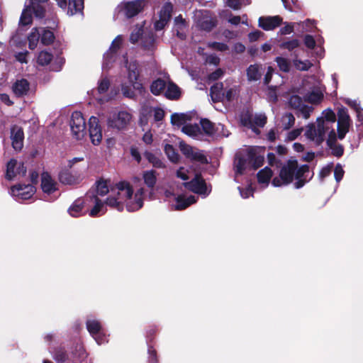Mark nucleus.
I'll list each match as a JSON object with an SVG mask.
<instances>
[{
	"label": "nucleus",
	"mask_w": 363,
	"mask_h": 363,
	"mask_svg": "<svg viewBox=\"0 0 363 363\" xmlns=\"http://www.w3.org/2000/svg\"><path fill=\"white\" fill-rule=\"evenodd\" d=\"M182 131L189 136L195 137L201 133V128L198 124H187L184 125Z\"/></svg>",
	"instance_id": "39"
},
{
	"label": "nucleus",
	"mask_w": 363,
	"mask_h": 363,
	"mask_svg": "<svg viewBox=\"0 0 363 363\" xmlns=\"http://www.w3.org/2000/svg\"><path fill=\"white\" fill-rule=\"evenodd\" d=\"M155 43V37L152 33L143 35L141 38V46L145 50H150Z\"/></svg>",
	"instance_id": "46"
},
{
	"label": "nucleus",
	"mask_w": 363,
	"mask_h": 363,
	"mask_svg": "<svg viewBox=\"0 0 363 363\" xmlns=\"http://www.w3.org/2000/svg\"><path fill=\"white\" fill-rule=\"evenodd\" d=\"M187 201L188 200H186V199L184 196H179L176 199L177 204L175 206V209L178 211H182L189 207V203H187Z\"/></svg>",
	"instance_id": "60"
},
{
	"label": "nucleus",
	"mask_w": 363,
	"mask_h": 363,
	"mask_svg": "<svg viewBox=\"0 0 363 363\" xmlns=\"http://www.w3.org/2000/svg\"><path fill=\"white\" fill-rule=\"evenodd\" d=\"M164 96L168 99L177 100L181 96L180 88L173 82H169L167 86Z\"/></svg>",
	"instance_id": "22"
},
{
	"label": "nucleus",
	"mask_w": 363,
	"mask_h": 363,
	"mask_svg": "<svg viewBox=\"0 0 363 363\" xmlns=\"http://www.w3.org/2000/svg\"><path fill=\"white\" fill-rule=\"evenodd\" d=\"M333 168V163L330 162L325 167H323L319 172V178L320 180H323L325 177H328Z\"/></svg>",
	"instance_id": "63"
},
{
	"label": "nucleus",
	"mask_w": 363,
	"mask_h": 363,
	"mask_svg": "<svg viewBox=\"0 0 363 363\" xmlns=\"http://www.w3.org/2000/svg\"><path fill=\"white\" fill-rule=\"evenodd\" d=\"M309 171L310 167L308 164H302L300 167L298 166L294 175V179L296 180L294 183V187L296 189H301L313 178V172L311 177L307 178V174Z\"/></svg>",
	"instance_id": "11"
},
{
	"label": "nucleus",
	"mask_w": 363,
	"mask_h": 363,
	"mask_svg": "<svg viewBox=\"0 0 363 363\" xmlns=\"http://www.w3.org/2000/svg\"><path fill=\"white\" fill-rule=\"evenodd\" d=\"M298 167V161L294 157H291L281 167L279 177H274L272 184L274 186L289 185L293 182L296 169Z\"/></svg>",
	"instance_id": "2"
},
{
	"label": "nucleus",
	"mask_w": 363,
	"mask_h": 363,
	"mask_svg": "<svg viewBox=\"0 0 363 363\" xmlns=\"http://www.w3.org/2000/svg\"><path fill=\"white\" fill-rule=\"evenodd\" d=\"M49 0H30L34 16L43 19L45 16V8L43 4L47 3Z\"/></svg>",
	"instance_id": "20"
},
{
	"label": "nucleus",
	"mask_w": 363,
	"mask_h": 363,
	"mask_svg": "<svg viewBox=\"0 0 363 363\" xmlns=\"http://www.w3.org/2000/svg\"><path fill=\"white\" fill-rule=\"evenodd\" d=\"M179 149L185 157L193 162H199L201 164H207L208 163L203 150L194 147L183 141L179 143Z\"/></svg>",
	"instance_id": "3"
},
{
	"label": "nucleus",
	"mask_w": 363,
	"mask_h": 363,
	"mask_svg": "<svg viewBox=\"0 0 363 363\" xmlns=\"http://www.w3.org/2000/svg\"><path fill=\"white\" fill-rule=\"evenodd\" d=\"M84 9V0H69L67 14L73 16L77 13H82Z\"/></svg>",
	"instance_id": "25"
},
{
	"label": "nucleus",
	"mask_w": 363,
	"mask_h": 363,
	"mask_svg": "<svg viewBox=\"0 0 363 363\" xmlns=\"http://www.w3.org/2000/svg\"><path fill=\"white\" fill-rule=\"evenodd\" d=\"M201 128L204 133L207 135H213L216 130L215 129V125L211 121L207 118H202L200 121Z\"/></svg>",
	"instance_id": "37"
},
{
	"label": "nucleus",
	"mask_w": 363,
	"mask_h": 363,
	"mask_svg": "<svg viewBox=\"0 0 363 363\" xmlns=\"http://www.w3.org/2000/svg\"><path fill=\"white\" fill-rule=\"evenodd\" d=\"M96 184V189H91L89 191H94L96 196L99 194L102 196L108 193L109 190L106 181L101 179L97 181Z\"/></svg>",
	"instance_id": "43"
},
{
	"label": "nucleus",
	"mask_w": 363,
	"mask_h": 363,
	"mask_svg": "<svg viewBox=\"0 0 363 363\" xmlns=\"http://www.w3.org/2000/svg\"><path fill=\"white\" fill-rule=\"evenodd\" d=\"M17 164V160L15 159H11L6 164V172L5 177L7 180H12L16 175L15 172V168Z\"/></svg>",
	"instance_id": "42"
},
{
	"label": "nucleus",
	"mask_w": 363,
	"mask_h": 363,
	"mask_svg": "<svg viewBox=\"0 0 363 363\" xmlns=\"http://www.w3.org/2000/svg\"><path fill=\"white\" fill-rule=\"evenodd\" d=\"M173 12V5L170 2L165 3L160 13H159V17L167 22L170 21L172 18V14Z\"/></svg>",
	"instance_id": "34"
},
{
	"label": "nucleus",
	"mask_w": 363,
	"mask_h": 363,
	"mask_svg": "<svg viewBox=\"0 0 363 363\" xmlns=\"http://www.w3.org/2000/svg\"><path fill=\"white\" fill-rule=\"evenodd\" d=\"M305 135L307 138L316 143V128L314 124H311L308 126V128L305 133Z\"/></svg>",
	"instance_id": "62"
},
{
	"label": "nucleus",
	"mask_w": 363,
	"mask_h": 363,
	"mask_svg": "<svg viewBox=\"0 0 363 363\" xmlns=\"http://www.w3.org/2000/svg\"><path fill=\"white\" fill-rule=\"evenodd\" d=\"M53 58L52 53L47 51H41L38 56L37 62L41 66H45L50 63Z\"/></svg>",
	"instance_id": "45"
},
{
	"label": "nucleus",
	"mask_w": 363,
	"mask_h": 363,
	"mask_svg": "<svg viewBox=\"0 0 363 363\" xmlns=\"http://www.w3.org/2000/svg\"><path fill=\"white\" fill-rule=\"evenodd\" d=\"M164 151L168 159L173 163H177L179 161V155L172 145L166 144Z\"/></svg>",
	"instance_id": "36"
},
{
	"label": "nucleus",
	"mask_w": 363,
	"mask_h": 363,
	"mask_svg": "<svg viewBox=\"0 0 363 363\" xmlns=\"http://www.w3.org/2000/svg\"><path fill=\"white\" fill-rule=\"evenodd\" d=\"M249 166L247 154L243 152H238L235 154L234 160V169L237 175H242Z\"/></svg>",
	"instance_id": "15"
},
{
	"label": "nucleus",
	"mask_w": 363,
	"mask_h": 363,
	"mask_svg": "<svg viewBox=\"0 0 363 363\" xmlns=\"http://www.w3.org/2000/svg\"><path fill=\"white\" fill-rule=\"evenodd\" d=\"M316 128V145H320L325 139V134L326 130L328 129V126L325 125V121L323 118L317 119V127Z\"/></svg>",
	"instance_id": "24"
},
{
	"label": "nucleus",
	"mask_w": 363,
	"mask_h": 363,
	"mask_svg": "<svg viewBox=\"0 0 363 363\" xmlns=\"http://www.w3.org/2000/svg\"><path fill=\"white\" fill-rule=\"evenodd\" d=\"M60 182L63 184L72 185L77 182V177L73 175L68 169H62L58 175Z\"/></svg>",
	"instance_id": "21"
},
{
	"label": "nucleus",
	"mask_w": 363,
	"mask_h": 363,
	"mask_svg": "<svg viewBox=\"0 0 363 363\" xmlns=\"http://www.w3.org/2000/svg\"><path fill=\"white\" fill-rule=\"evenodd\" d=\"M323 98V94L319 91H312L306 95V101L311 104H318Z\"/></svg>",
	"instance_id": "47"
},
{
	"label": "nucleus",
	"mask_w": 363,
	"mask_h": 363,
	"mask_svg": "<svg viewBox=\"0 0 363 363\" xmlns=\"http://www.w3.org/2000/svg\"><path fill=\"white\" fill-rule=\"evenodd\" d=\"M357 117L360 124H357V130L359 133L360 136H363V108H360V110L357 112Z\"/></svg>",
	"instance_id": "64"
},
{
	"label": "nucleus",
	"mask_w": 363,
	"mask_h": 363,
	"mask_svg": "<svg viewBox=\"0 0 363 363\" xmlns=\"http://www.w3.org/2000/svg\"><path fill=\"white\" fill-rule=\"evenodd\" d=\"M331 150V155L336 157H341L344 154V147L341 144H334L328 147Z\"/></svg>",
	"instance_id": "54"
},
{
	"label": "nucleus",
	"mask_w": 363,
	"mask_h": 363,
	"mask_svg": "<svg viewBox=\"0 0 363 363\" xmlns=\"http://www.w3.org/2000/svg\"><path fill=\"white\" fill-rule=\"evenodd\" d=\"M11 139L13 148L20 151L23 147L24 132L23 128L13 125L11 128Z\"/></svg>",
	"instance_id": "13"
},
{
	"label": "nucleus",
	"mask_w": 363,
	"mask_h": 363,
	"mask_svg": "<svg viewBox=\"0 0 363 363\" xmlns=\"http://www.w3.org/2000/svg\"><path fill=\"white\" fill-rule=\"evenodd\" d=\"M143 206V197H135V202L134 203H128L126 205V208L128 211L133 212L140 209Z\"/></svg>",
	"instance_id": "50"
},
{
	"label": "nucleus",
	"mask_w": 363,
	"mask_h": 363,
	"mask_svg": "<svg viewBox=\"0 0 363 363\" xmlns=\"http://www.w3.org/2000/svg\"><path fill=\"white\" fill-rule=\"evenodd\" d=\"M122 45V37L118 35L111 43L109 50L111 53L116 54Z\"/></svg>",
	"instance_id": "59"
},
{
	"label": "nucleus",
	"mask_w": 363,
	"mask_h": 363,
	"mask_svg": "<svg viewBox=\"0 0 363 363\" xmlns=\"http://www.w3.org/2000/svg\"><path fill=\"white\" fill-rule=\"evenodd\" d=\"M109 86H110L109 79L107 77H104L99 82L98 88H97L98 92L101 94H104L108 90Z\"/></svg>",
	"instance_id": "56"
},
{
	"label": "nucleus",
	"mask_w": 363,
	"mask_h": 363,
	"mask_svg": "<svg viewBox=\"0 0 363 363\" xmlns=\"http://www.w3.org/2000/svg\"><path fill=\"white\" fill-rule=\"evenodd\" d=\"M86 329L94 338H99V334L101 333L102 328L99 321L96 320H88L86 323Z\"/></svg>",
	"instance_id": "23"
},
{
	"label": "nucleus",
	"mask_w": 363,
	"mask_h": 363,
	"mask_svg": "<svg viewBox=\"0 0 363 363\" xmlns=\"http://www.w3.org/2000/svg\"><path fill=\"white\" fill-rule=\"evenodd\" d=\"M208 47L211 49H213V50H216L218 51H221V52L226 51L229 48L227 44H225L224 43H220V42L209 43L208 44Z\"/></svg>",
	"instance_id": "61"
},
{
	"label": "nucleus",
	"mask_w": 363,
	"mask_h": 363,
	"mask_svg": "<svg viewBox=\"0 0 363 363\" xmlns=\"http://www.w3.org/2000/svg\"><path fill=\"white\" fill-rule=\"evenodd\" d=\"M167 86L166 82L160 78L154 80L150 85V91L155 96L160 95Z\"/></svg>",
	"instance_id": "28"
},
{
	"label": "nucleus",
	"mask_w": 363,
	"mask_h": 363,
	"mask_svg": "<svg viewBox=\"0 0 363 363\" xmlns=\"http://www.w3.org/2000/svg\"><path fill=\"white\" fill-rule=\"evenodd\" d=\"M259 26L264 30H272L282 23V18L279 16L259 17Z\"/></svg>",
	"instance_id": "14"
},
{
	"label": "nucleus",
	"mask_w": 363,
	"mask_h": 363,
	"mask_svg": "<svg viewBox=\"0 0 363 363\" xmlns=\"http://www.w3.org/2000/svg\"><path fill=\"white\" fill-rule=\"evenodd\" d=\"M84 354L83 347L77 346L75 350L69 351L64 346H58L54 348L52 358L57 363H79V358Z\"/></svg>",
	"instance_id": "1"
},
{
	"label": "nucleus",
	"mask_w": 363,
	"mask_h": 363,
	"mask_svg": "<svg viewBox=\"0 0 363 363\" xmlns=\"http://www.w3.org/2000/svg\"><path fill=\"white\" fill-rule=\"evenodd\" d=\"M12 91L16 97H23L28 94L30 83L26 79H18L13 84Z\"/></svg>",
	"instance_id": "17"
},
{
	"label": "nucleus",
	"mask_w": 363,
	"mask_h": 363,
	"mask_svg": "<svg viewBox=\"0 0 363 363\" xmlns=\"http://www.w3.org/2000/svg\"><path fill=\"white\" fill-rule=\"evenodd\" d=\"M148 345V363H158L159 359L157 357V353L156 350L154 348L153 345Z\"/></svg>",
	"instance_id": "55"
},
{
	"label": "nucleus",
	"mask_w": 363,
	"mask_h": 363,
	"mask_svg": "<svg viewBox=\"0 0 363 363\" xmlns=\"http://www.w3.org/2000/svg\"><path fill=\"white\" fill-rule=\"evenodd\" d=\"M217 25L216 19L211 17L203 18L199 22V28L202 30L211 31Z\"/></svg>",
	"instance_id": "31"
},
{
	"label": "nucleus",
	"mask_w": 363,
	"mask_h": 363,
	"mask_svg": "<svg viewBox=\"0 0 363 363\" xmlns=\"http://www.w3.org/2000/svg\"><path fill=\"white\" fill-rule=\"evenodd\" d=\"M40 43L44 45H51L55 38L52 31L44 28L43 33L40 34Z\"/></svg>",
	"instance_id": "40"
},
{
	"label": "nucleus",
	"mask_w": 363,
	"mask_h": 363,
	"mask_svg": "<svg viewBox=\"0 0 363 363\" xmlns=\"http://www.w3.org/2000/svg\"><path fill=\"white\" fill-rule=\"evenodd\" d=\"M157 333V328L155 325H151L149 327L146 332V340L147 345H152L154 339Z\"/></svg>",
	"instance_id": "52"
},
{
	"label": "nucleus",
	"mask_w": 363,
	"mask_h": 363,
	"mask_svg": "<svg viewBox=\"0 0 363 363\" xmlns=\"http://www.w3.org/2000/svg\"><path fill=\"white\" fill-rule=\"evenodd\" d=\"M144 183L147 187L152 189L157 182L156 171L152 169L143 172Z\"/></svg>",
	"instance_id": "33"
},
{
	"label": "nucleus",
	"mask_w": 363,
	"mask_h": 363,
	"mask_svg": "<svg viewBox=\"0 0 363 363\" xmlns=\"http://www.w3.org/2000/svg\"><path fill=\"white\" fill-rule=\"evenodd\" d=\"M273 175L272 170L266 167L264 169L259 170L257 174V182L259 184H268Z\"/></svg>",
	"instance_id": "30"
},
{
	"label": "nucleus",
	"mask_w": 363,
	"mask_h": 363,
	"mask_svg": "<svg viewBox=\"0 0 363 363\" xmlns=\"http://www.w3.org/2000/svg\"><path fill=\"white\" fill-rule=\"evenodd\" d=\"M116 186L119 191H125V198L127 199H130L132 198L133 194V189L129 182L122 181L118 182Z\"/></svg>",
	"instance_id": "41"
},
{
	"label": "nucleus",
	"mask_w": 363,
	"mask_h": 363,
	"mask_svg": "<svg viewBox=\"0 0 363 363\" xmlns=\"http://www.w3.org/2000/svg\"><path fill=\"white\" fill-rule=\"evenodd\" d=\"M275 62L277 64L279 69L284 72H289L291 68V62L286 58L283 57H277Z\"/></svg>",
	"instance_id": "48"
},
{
	"label": "nucleus",
	"mask_w": 363,
	"mask_h": 363,
	"mask_svg": "<svg viewBox=\"0 0 363 363\" xmlns=\"http://www.w3.org/2000/svg\"><path fill=\"white\" fill-rule=\"evenodd\" d=\"M145 0H133L123 4V11L128 18H131L142 12L145 6Z\"/></svg>",
	"instance_id": "9"
},
{
	"label": "nucleus",
	"mask_w": 363,
	"mask_h": 363,
	"mask_svg": "<svg viewBox=\"0 0 363 363\" xmlns=\"http://www.w3.org/2000/svg\"><path fill=\"white\" fill-rule=\"evenodd\" d=\"M289 104L293 108L299 109L303 104L301 96L292 95L289 100Z\"/></svg>",
	"instance_id": "53"
},
{
	"label": "nucleus",
	"mask_w": 363,
	"mask_h": 363,
	"mask_svg": "<svg viewBox=\"0 0 363 363\" xmlns=\"http://www.w3.org/2000/svg\"><path fill=\"white\" fill-rule=\"evenodd\" d=\"M135 89L133 87L131 84H128L126 83H123L121 84V91L125 98L130 99H136V94L135 92Z\"/></svg>",
	"instance_id": "44"
},
{
	"label": "nucleus",
	"mask_w": 363,
	"mask_h": 363,
	"mask_svg": "<svg viewBox=\"0 0 363 363\" xmlns=\"http://www.w3.org/2000/svg\"><path fill=\"white\" fill-rule=\"evenodd\" d=\"M144 157L150 163H151L152 164V166L154 167L158 168V169L165 167L164 164L160 160V158L159 157H157V155H155V154H153L152 152H149V151H145L144 152Z\"/></svg>",
	"instance_id": "32"
},
{
	"label": "nucleus",
	"mask_w": 363,
	"mask_h": 363,
	"mask_svg": "<svg viewBox=\"0 0 363 363\" xmlns=\"http://www.w3.org/2000/svg\"><path fill=\"white\" fill-rule=\"evenodd\" d=\"M84 208V201L78 199L74 201L68 209L69 215L72 217H79L82 215V211Z\"/></svg>",
	"instance_id": "29"
},
{
	"label": "nucleus",
	"mask_w": 363,
	"mask_h": 363,
	"mask_svg": "<svg viewBox=\"0 0 363 363\" xmlns=\"http://www.w3.org/2000/svg\"><path fill=\"white\" fill-rule=\"evenodd\" d=\"M184 186L188 190L200 195H208L211 191H208L206 182L201 173H196L191 181L184 182Z\"/></svg>",
	"instance_id": "7"
},
{
	"label": "nucleus",
	"mask_w": 363,
	"mask_h": 363,
	"mask_svg": "<svg viewBox=\"0 0 363 363\" xmlns=\"http://www.w3.org/2000/svg\"><path fill=\"white\" fill-rule=\"evenodd\" d=\"M11 194L21 199H30L35 192V187L32 184H18L11 186Z\"/></svg>",
	"instance_id": "12"
},
{
	"label": "nucleus",
	"mask_w": 363,
	"mask_h": 363,
	"mask_svg": "<svg viewBox=\"0 0 363 363\" xmlns=\"http://www.w3.org/2000/svg\"><path fill=\"white\" fill-rule=\"evenodd\" d=\"M41 189L43 191L48 194H51L57 190V182L52 179L50 174L47 172H43L41 175Z\"/></svg>",
	"instance_id": "18"
},
{
	"label": "nucleus",
	"mask_w": 363,
	"mask_h": 363,
	"mask_svg": "<svg viewBox=\"0 0 363 363\" xmlns=\"http://www.w3.org/2000/svg\"><path fill=\"white\" fill-rule=\"evenodd\" d=\"M69 125L73 136L77 140L82 139L86 134V122L80 111L72 113Z\"/></svg>",
	"instance_id": "5"
},
{
	"label": "nucleus",
	"mask_w": 363,
	"mask_h": 363,
	"mask_svg": "<svg viewBox=\"0 0 363 363\" xmlns=\"http://www.w3.org/2000/svg\"><path fill=\"white\" fill-rule=\"evenodd\" d=\"M143 35V28H136L130 35V42L135 44L138 42Z\"/></svg>",
	"instance_id": "57"
},
{
	"label": "nucleus",
	"mask_w": 363,
	"mask_h": 363,
	"mask_svg": "<svg viewBox=\"0 0 363 363\" xmlns=\"http://www.w3.org/2000/svg\"><path fill=\"white\" fill-rule=\"evenodd\" d=\"M186 121V115L184 113H174L171 116V123L180 126L183 125Z\"/></svg>",
	"instance_id": "51"
},
{
	"label": "nucleus",
	"mask_w": 363,
	"mask_h": 363,
	"mask_svg": "<svg viewBox=\"0 0 363 363\" xmlns=\"http://www.w3.org/2000/svg\"><path fill=\"white\" fill-rule=\"evenodd\" d=\"M301 45V41L296 38L282 41L279 47L281 49L287 50L289 52L293 51L294 49Z\"/></svg>",
	"instance_id": "38"
},
{
	"label": "nucleus",
	"mask_w": 363,
	"mask_h": 363,
	"mask_svg": "<svg viewBox=\"0 0 363 363\" xmlns=\"http://www.w3.org/2000/svg\"><path fill=\"white\" fill-rule=\"evenodd\" d=\"M125 67L128 71V79L133 87L138 91L144 89L142 82L139 80L140 76V65L137 60L130 61L128 60L125 62Z\"/></svg>",
	"instance_id": "4"
},
{
	"label": "nucleus",
	"mask_w": 363,
	"mask_h": 363,
	"mask_svg": "<svg viewBox=\"0 0 363 363\" xmlns=\"http://www.w3.org/2000/svg\"><path fill=\"white\" fill-rule=\"evenodd\" d=\"M294 65L296 68L299 70L307 71L311 68L312 64L308 60L302 61L301 60H294Z\"/></svg>",
	"instance_id": "58"
},
{
	"label": "nucleus",
	"mask_w": 363,
	"mask_h": 363,
	"mask_svg": "<svg viewBox=\"0 0 363 363\" xmlns=\"http://www.w3.org/2000/svg\"><path fill=\"white\" fill-rule=\"evenodd\" d=\"M86 199H90V201H93L95 203L94 206L91 209L89 212V216L91 217H96L98 216L99 212L102 210L104 207V203L101 199L96 195L94 191H88L86 194Z\"/></svg>",
	"instance_id": "19"
},
{
	"label": "nucleus",
	"mask_w": 363,
	"mask_h": 363,
	"mask_svg": "<svg viewBox=\"0 0 363 363\" xmlns=\"http://www.w3.org/2000/svg\"><path fill=\"white\" fill-rule=\"evenodd\" d=\"M97 117L91 116L89 120V132L91 142L94 145H99L102 140V130Z\"/></svg>",
	"instance_id": "10"
},
{
	"label": "nucleus",
	"mask_w": 363,
	"mask_h": 363,
	"mask_svg": "<svg viewBox=\"0 0 363 363\" xmlns=\"http://www.w3.org/2000/svg\"><path fill=\"white\" fill-rule=\"evenodd\" d=\"M337 118V138L342 140L350 130L352 120L347 109L344 106L338 108Z\"/></svg>",
	"instance_id": "6"
},
{
	"label": "nucleus",
	"mask_w": 363,
	"mask_h": 363,
	"mask_svg": "<svg viewBox=\"0 0 363 363\" xmlns=\"http://www.w3.org/2000/svg\"><path fill=\"white\" fill-rule=\"evenodd\" d=\"M132 118V115L125 111H121L110 116L107 121L109 128L123 130L126 128Z\"/></svg>",
	"instance_id": "8"
},
{
	"label": "nucleus",
	"mask_w": 363,
	"mask_h": 363,
	"mask_svg": "<svg viewBox=\"0 0 363 363\" xmlns=\"http://www.w3.org/2000/svg\"><path fill=\"white\" fill-rule=\"evenodd\" d=\"M249 166L252 169H257L263 165L264 157L263 155L257 154L254 147H250L246 150Z\"/></svg>",
	"instance_id": "16"
},
{
	"label": "nucleus",
	"mask_w": 363,
	"mask_h": 363,
	"mask_svg": "<svg viewBox=\"0 0 363 363\" xmlns=\"http://www.w3.org/2000/svg\"><path fill=\"white\" fill-rule=\"evenodd\" d=\"M32 7L31 5L29 4L28 6H26L25 9L23 10L20 20H19V25L20 26H28L32 23L33 22V17H32Z\"/></svg>",
	"instance_id": "26"
},
{
	"label": "nucleus",
	"mask_w": 363,
	"mask_h": 363,
	"mask_svg": "<svg viewBox=\"0 0 363 363\" xmlns=\"http://www.w3.org/2000/svg\"><path fill=\"white\" fill-rule=\"evenodd\" d=\"M247 77L250 82L260 79L262 74L259 65L257 64L250 65L247 69Z\"/></svg>",
	"instance_id": "27"
},
{
	"label": "nucleus",
	"mask_w": 363,
	"mask_h": 363,
	"mask_svg": "<svg viewBox=\"0 0 363 363\" xmlns=\"http://www.w3.org/2000/svg\"><path fill=\"white\" fill-rule=\"evenodd\" d=\"M105 203L113 208L117 209L118 211H122L123 210V203L118 201V199L116 197H108L105 201Z\"/></svg>",
	"instance_id": "49"
},
{
	"label": "nucleus",
	"mask_w": 363,
	"mask_h": 363,
	"mask_svg": "<svg viewBox=\"0 0 363 363\" xmlns=\"http://www.w3.org/2000/svg\"><path fill=\"white\" fill-rule=\"evenodd\" d=\"M40 34L38 28H32L31 32L28 36V48L30 50H34L37 47L38 43L40 38Z\"/></svg>",
	"instance_id": "35"
}]
</instances>
